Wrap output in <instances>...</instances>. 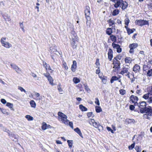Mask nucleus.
<instances>
[{
    "mask_svg": "<svg viewBox=\"0 0 152 152\" xmlns=\"http://www.w3.org/2000/svg\"><path fill=\"white\" fill-rule=\"evenodd\" d=\"M6 105L9 108H12L13 104L12 103L9 102H7V103Z\"/></svg>",
    "mask_w": 152,
    "mask_h": 152,
    "instance_id": "a18cd8bd",
    "label": "nucleus"
},
{
    "mask_svg": "<svg viewBox=\"0 0 152 152\" xmlns=\"http://www.w3.org/2000/svg\"><path fill=\"white\" fill-rule=\"evenodd\" d=\"M48 81L50 82V84L52 85H53V80L51 77L50 76L48 77Z\"/></svg>",
    "mask_w": 152,
    "mask_h": 152,
    "instance_id": "4c0bfd02",
    "label": "nucleus"
},
{
    "mask_svg": "<svg viewBox=\"0 0 152 152\" xmlns=\"http://www.w3.org/2000/svg\"><path fill=\"white\" fill-rule=\"evenodd\" d=\"M107 22L109 23L110 26H112L113 24H114V21L110 19L108 20Z\"/></svg>",
    "mask_w": 152,
    "mask_h": 152,
    "instance_id": "f704fd0d",
    "label": "nucleus"
},
{
    "mask_svg": "<svg viewBox=\"0 0 152 152\" xmlns=\"http://www.w3.org/2000/svg\"><path fill=\"white\" fill-rule=\"evenodd\" d=\"M128 68L125 67H123L122 68V69L121 70V72H120L121 74L124 75L125 73H127V74L125 75H128L129 74H130V72L128 71Z\"/></svg>",
    "mask_w": 152,
    "mask_h": 152,
    "instance_id": "9d476101",
    "label": "nucleus"
},
{
    "mask_svg": "<svg viewBox=\"0 0 152 152\" xmlns=\"http://www.w3.org/2000/svg\"><path fill=\"white\" fill-rule=\"evenodd\" d=\"M43 75L45 76L47 78H48L50 76L49 74L48 73H44Z\"/></svg>",
    "mask_w": 152,
    "mask_h": 152,
    "instance_id": "0e129e2a",
    "label": "nucleus"
},
{
    "mask_svg": "<svg viewBox=\"0 0 152 152\" xmlns=\"http://www.w3.org/2000/svg\"><path fill=\"white\" fill-rule=\"evenodd\" d=\"M71 40L78 41V37L77 35L74 31H72L71 32V35L70 38Z\"/></svg>",
    "mask_w": 152,
    "mask_h": 152,
    "instance_id": "423d86ee",
    "label": "nucleus"
},
{
    "mask_svg": "<svg viewBox=\"0 0 152 152\" xmlns=\"http://www.w3.org/2000/svg\"><path fill=\"white\" fill-rule=\"evenodd\" d=\"M106 34L109 35H111V33H112V31L111 28H108L106 30Z\"/></svg>",
    "mask_w": 152,
    "mask_h": 152,
    "instance_id": "bb28decb",
    "label": "nucleus"
},
{
    "mask_svg": "<svg viewBox=\"0 0 152 152\" xmlns=\"http://www.w3.org/2000/svg\"><path fill=\"white\" fill-rule=\"evenodd\" d=\"M2 16L5 20H7L9 21H11V19L10 18V16H8L7 15H3Z\"/></svg>",
    "mask_w": 152,
    "mask_h": 152,
    "instance_id": "393cba45",
    "label": "nucleus"
},
{
    "mask_svg": "<svg viewBox=\"0 0 152 152\" xmlns=\"http://www.w3.org/2000/svg\"><path fill=\"white\" fill-rule=\"evenodd\" d=\"M1 101L4 104H5L7 102L6 100L4 99H2L1 100Z\"/></svg>",
    "mask_w": 152,
    "mask_h": 152,
    "instance_id": "bf43d9fd",
    "label": "nucleus"
},
{
    "mask_svg": "<svg viewBox=\"0 0 152 152\" xmlns=\"http://www.w3.org/2000/svg\"><path fill=\"white\" fill-rule=\"evenodd\" d=\"M85 17L86 19V23L87 26H90L91 25V18L90 8L89 6H86L85 10Z\"/></svg>",
    "mask_w": 152,
    "mask_h": 152,
    "instance_id": "f257e3e1",
    "label": "nucleus"
},
{
    "mask_svg": "<svg viewBox=\"0 0 152 152\" xmlns=\"http://www.w3.org/2000/svg\"><path fill=\"white\" fill-rule=\"evenodd\" d=\"M58 115L61 117V121L65 124H68L69 120L67 119V116L63 113L61 112H59L58 113Z\"/></svg>",
    "mask_w": 152,
    "mask_h": 152,
    "instance_id": "f03ea898",
    "label": "nucleus"
},
{
    "mask_svg": "<svg viewBox=\"0 0 152 152\" xmlns=\"http://www.w3.org/2000/svg\"><path fill=\"white\" fill-rule=\"evenodd\" d=\"M23 22L22 23L20 22L19 23L20 26L21 28H24L23 25Z\"/></svg>",
    "mask_w": 152,
    "mask_h": 152,
    "instance_id": "338daca9",
    "label": "nucleus"
},
{
    "mask_svg": "<svg viewBox=\"0 0 152 152\" xmlns=\"http://www.w3.org/2000/svg\"><path fill=\"white\" fill-rule=\"evenodd\" d=\"M135 149L136 150L137 152H140L141 151V149L138 146H136Z\"/></svg>",
    "mask_w": 152,
    "mask_h": 152,
    "instance_id": "c03bdc74",
    "label": "nucleus"
},
{
    "mask_svg": "<svg viewBox=\"0 0 152 152\" xmlns=\"http://www.w3.org/2000/svg\"><path fill=\"white\" fill-rule=\"evenodd\" d=\"M6 38L2 37L1 40V42L2 44V45L4 47L7 48H9L12 46V45L8 42H5L3 39L5 40Z\"/></svg>",
    "mask_w": 152,
    "mask_h": 152,
    "instance_id": "39448f33",
    "label": "nucleus"
},
{
    "mask_svg": "<svg viewBox=\"0 0 152 152\" xmlns=\"http://www.w3.org/2000/svg\"><path fill=\"white\" fill-rule=\"evenodd\" d=\"M117 64V66H116L115 65H114V66L113 67V68H114L115 67V69H117V70H118L119 69H120V62L118 63Z\"/></svg>",
    "mask_w": 152,
    "mask_h": 152,
    "instance_id": "37998d69",
    "label": "nucleus"
},
{
    "mask_svg": "<svg viewBox=\"0 0 152 152\" xmlns=\"http://www.w3.org/2000/svg\"><path fill=\"white\" fill-rule=\"evenodd\" d=\"M134 120L133 119H129V121H128V122H129V123H130L131 122L134 123Z\"/></svg>",
    "mask_w": 152,
    "mask_h": 152,
    "instance_id": "e2e57ef3",
    "label": "nucleus"
},
{
    "mask_svg": "<svg viewBox=\"0 0 152 152\" xmlns=\"http://www.w3.org/2000/svg\"><path fill=\"white\" fill-rule=\"evenodd\" d=\"M77 67V62L76 61L74 60L73 61V64L72 65L71 68V69L72 72H74L76 70Z\"/></svg>",
    "mask_w": 152,
    "mask_h": 152,
    "instance_id": "ddd939ff",
    "label": "nucleus"
},
{
    "mask_svg": "<svg viewBox=\"0 0 152 152\" xmlns=\"http://www.w3.org/2000/svg\"><path fill=\"white\" fill-rule=\"evenodd\" d=\"M31 107L35 108L36 106V104L35 102L33 100H31L30 102Z\"/></svg>",
    "mask_w": 152,
    "mask_h": 152,
    "instance_id": "7c9ffc66",
    "label": "nucleus"
},
{
    "mask_svg": "<svg viewBox=\"0 0 152 152\" xmlns=\"http://www.w3.org/2000/svg\"><path fill=\"white\" fill-rule=\"evenodd\" d=\"M112 45L113 48H116L117 49V51L118 53H120L121 52L122 49L119 45L113 43Z\"/></svg>",
    "mask_w": 152,
    "mask_h": 152,
    "instance_id": "0eeeda50",
    "label": "nucleus"
},
{
    "mask_svg": "<svg viewBox=\"0 0 152 152\" xmlns=\"http://www.w3.org/2000/svg\"><path fill=\"white\" fill-rule=\"evenodd\" d=\"M25 118L29 121H32L34 119L33 118L29 115H27L25 116Z\"/></svg>",
    "mask_w": 152,
    "mask_h": 152,
    "instance_id": "473e14b6",
    "label": "nucleus"
},
{
    "mask_svg": "<svg viewBox=\"0 0 152 152\" xmlns=\"http://www.w3.org/2000/svg\"><path fill=\"white\" fill-rule=\"evenodd\" d=\"M107 129L108 131H110L112 133H114L113 130L110 127H107Z\"/></svg>",
    "mask_w": 152,
    "mask_h": 152,
    "instance_id": "4d7b16f0",
    "label": "nucleus"
},
{
    "mask_svg": "<svg viewBox=\"0 0 152 152\" xmlns=\"http://www.w3.org/2000/svg\"><path fill=\"white\" fill-rule=\"evenodd\" d=\"M138 46V44L137 43H133L129 45V48H132L133 49L135 48Z\"/></svg>",
    "mask_w": 152,
    "mask_h": 152,
    "instance_id": "aec40b11",
    "label": "nucleus"
},
{
    "mask_svg": "<svg viewBox=\"0 0 152 152\" xmlns=\"http://www.w3.org/2000/svg\"><path fill=\"white\" fill-rule=\"evenodd\" d=\"M69 124V126L72 129H73V124L72 122H70L69 121L68 124Z\"/></svg>",
    "mask_w": 152,
    "mask_h": 152,
    "instance_id": "13d9d810",
    "label": "nucleus"
},
{
    "mask_svg": "<svg viewBox=\"0 0 152 152\" xmlns=\"http://www.w3.org/2000/svg\"><path fill=\"white\" fill-rule=\"evenodd\" d=\"M74 131L77 132L81 137H83L82 134L80 129L78 127H77L76 128L74 129Z\"/></svg>",
    "mask_w": 152,
    "mask_h": 152,
    "instance_id": "a211bd4d",
    "label": "nucleus"
},
{
    "mask_svg": "<svg viewBox=\"0 0 152 152\" xmlns=\"http://www.w3.org/2000/svg\"><path fill=\"white\" fill-rule=\"evenodd\" d=\"M150 94V93L149 92L145 94L142 97L145 99H147L148 100L149 97V95Z\"/></svg>",
    "mask_w": 152,
    "mask_h": 152,
    "instance_id": "c756f323",
    "label": "nucleus"
},
{
    "mask_svg": "<svg viewBox=\"0 0 152 152\" xmlns=\"http://www.w3.org/2000/svg\"><path fill=\"white\" fill-rule=\"evenodd\" d=\"M148 66L147 65L145 64L143 66V71H145L146 70H148Z\"/></svg>",
    "mask_w": 152,
    "mask_h": 152,
    "instance_id": "09e8293b",
    "label": "nucleus"
},
{
    "mask_svg": "<svg viewBox=\"0 0 152 152\" xmlns=\"http://www.w3.org/2000/svg\"><path fill=\"white\" fill-rule=\"evenodd\" d=\"M73 81L76 84L77 83L80 82V80L77 77H74L73 79Z\"/></svg>",
    "mask_w": 152,
    "mask_h": 152,
    "instance_id": "c9c22d12",
    "label": "nucleus"
},
{
    "mask_svg": "<svg viewBox=\"0 0 152 152\" xmlns=\"http://www.w3.org/2000/svg\"><path fill=\"white\" fill-rule=\"evenodd\" d=\"M135 31V29L134 28L132 29H128L127 30V33L128 35H130L131 34L133 33L134 31Z\"/></svg>",
    "mask_w": 152,
    "mask_h": 152,
    "instance_id": "cd10ccee",
    "label": "nucleus"
},
{
    "mask_svg": "<svg viewBox=\"0 0 152 152\" xmlns=\"http://www.w3.org/2000/svg\"><path fill=\"white\" fill-rule=\"evenodd\" d=\"M147 102H148L149 103H152V96L149 97V99L147 101Z\"/></svg>",
    "mask_w": 152,
    "mask_h": 152,
    "instance_id": "864d4df0",
    "label": "nucleus"
},
{
    "mask_svg": "<svg viewBox=\"0 0 152 152\" xmlns=\"http://www.w3.org/2000/svg\"><path fill=\"white\" fill-rule=\"evenodd\" d=\"M113 53L112 50L111 48H109L108 50V58L110 61H111L113 57Z\"/></svg>",
    "mask_w": 152,
    "mask_h": 152,
    "instance_id": "f8f14e48",
    "label": "nucleus"
},
{
    "mask_svg": "<svg viewBox=\"0 0 152 152\" xmlns=\"http://www.w3.org/2000/svg\"><path fill=\"white\" fill-rule=\"evenodd\" d=\"M11 67L14 69L18 73H20V70L19 68L16 64H10Z\"/></svg>",
    "mask_w": 152,
    "mask_h": 152,
    "instance_id": "4468645a",
    "label": "nucleus"
},
{
    "mask_svg": "<svg viewBox=\"0 0 152 152\" xmlns=\"http://www.w3.org/2000/svg\"><path fill=\"white\" fill-rule=\"evenodd\" d=\"M110 39L113 41V42H116L117 38L116 36L113 34H111L110 36Z\"/></svg>",
    "mask_w": 152,
    "mask_h": 152,
    "instance_id": "6ab92c4d",
    "label": "nucleus"
},
{
    "mask_svg": "<svg viewBox=\"0 0 152 152\" xmlns=\"http://www.w3.org/2000/svg\"><path fill=\"white\" fill-rule=\"evenodd\" d=\"M148 116L149 115H148V114H145L143 115V117L144 118L150 120V118Z\"/></svg>",
    "mask_w": 152,
    "mask_h": 152,
    "instance_id": "8fccbe9b",
    "label": "nucleus"
},
{
    "mask_svg": "<svg viewBox=\"0 0 152 152\" xmlns=\"http://www.w3.org/2000/svg\"><path fill=\"white\" fill-rule=\"evenodd\" d=\"M130 101H131L132 103H134L135 101H137L138 99L137 96L133 95H132L130 96Z\"/></svg>",
    "mask_w": 152,
    "mask_h": 152,
    "instance_id": "f3484780",
    "label": "nucleus"
},
{
    "mask_svg": "<svg viewBox=\"0 0 152 152\" xmlns=\"http://www.w3.org/2000/svg\"><path fill=\"white\" fill-rule=\"evenodd\" d=\"M8 134L10 138H14L16 139V141L18 140V136L17 135L14 134L12 133H8Z\"/></svg>",
    "mask_w": 152,
    "mask_h": 152,
    "instance_id": "dca6fc26",
    "label": "nucleus"
},
{
    "mask_svg": "<svg viewBox=\"0 0 152 152\" xmlns=\"http://www.w3.org/2000/svg\"><path fill=\"white\" fill-rule=\"evenodd\" d=\"M95 103L98 106H99L100 105L99 101L98 98H95Z\"/></svg>",
    "mask_w": 152,
    "mask_h": 152,
    "instance_id": "3c124183",
    "label": "nucleus"
},
{
    "mask_svg": "<svg viewBox=\"0 0 152 152\" xmlns=\"http://www.w3.org/2000/svg\"><path fill=\"white\" fill-rule=\"evenodd\" d=\"M119 79V78L116 76H113L110 79V83H113L114 81L117 80Z\"/></svg>",
    "mask_w": 152,
    "mask_h": 152,
    "instance_id": "412c9836",
    "label": "nucleus"
},
{
    "mask_svg": "<svg viewBox=\"0 0 152 152\" xmlns=\"http://www.w3.org/2000/svg\"><path fill=\"white\" fill-rule=\"evenodd\" d=\"M67 142L68 143L69 148H72L73 144V141L72 140H68L67 141Z\"/></svg>",
    "mask_w": 152,
    "mask_h": 152,
    "instance_id": "72a5a7b5",
    "label": "nucleus"
},
{
    "mask_svg": "<svg viewBox=\"0 0 152 152\" xmlns=\"http://www.w3.org/2000/svg\"><path fill=\"white\" fill-rule=\"evenodd\" d=\"M113 64H118V63L120 62V61L118 60L116 57L114 58L113 60Z\"/></svg>",
    "mask_w": 152,
    "mask_h": 152,
    "instance_id": "ea45409f",
    "label": "nucleus"
},
{
    "mask_svg": "<svg viewBox=\"0 0 152 152\" xmlns=\"http://www.w3.org/2000/svg\"><path fill=\"white\" fill-rule=\"evenodd\" d=\"M95 64L97 66L99 65H100L99 59H97L96 60V62L95 63Z\"/></svg>",
    "mask_w": 152,
    "mask_h": 152,
    "instance_id": "69168bd1",
    "label": "nucleus"
},
{
    "mask_svg": "<svg viewBox=\"0 0 152 152\" xmlns=\"http://www.w3.org/2000/svg\"><path fill=\"white\" fill-rule=\"evenodd\" d=\"M79 108L82 111H86L87 110V109L85 106H83L82 104H80L79 105Z\"/></svg>",
    "mask_w": 152,
    "mask_h": 152,
    "instance_id": "4be33fe9",
    "label": "nucleus"
},
{
    "mask_svg": "<svg viewBox=\"0 0 152 152\" xmlns=\"http://www.w3.org/2000/svg\"><path fill=\"white\" fill-rule=\"evenodd\" d=\"M95 110L96 112L97 113H100L102 111L101 107L99 106H96L95 107Z\"/></svg>",
    "mask_w": 152,
    "mask_h": 152,
    "instance_id": "a878e982",
    "label": "nucleus"
},
{
    "mask_svg": "<svg viewBox=\"0 0 152 152\" xmlns=\"http://www.w3.org/2000/svg\"><path fill=\"white\" fill-rule=\"evenodd\" d=\"M92 122L93 123V125L94 127L97 128L98 127V124L97 123L95 122V121L94 119L92 120Z\"/></svg>",
    "mask_w": 152,
    "mask_h": 152,
    "instance_id": "e433bc0d",
    "label": "nucleus"
},
{
    "mask_svg": "<svg viewBox=\"0 0 152 152\" xmlns=\"http://www.w3.org/2000/svg\"><path fill=\"white\" fill-rule=\"evenodd\" d=\"M63 65L65 69H68V66H67L66 63L65 62L63 63Z\"/></svg>",
    "mask_w": 152,
    "mask_h": 152,
    "instance_id": "680f3d73",
    "label": "nucleus"
},
{
    "mask_svg": "<svg viewBox=\"0 0 152 152\" xmlns=\"http://www.w3.org/2000/svg\"><path fill=\"white\" fill-rule=\"evenodd\" d=\"M119 12L120 11L118 9H115L113 10L112 13V15L113 16L116 15L118 14Z\"/></svg>",
    "mask_w": 152,
    "mask_h": 152,
    "instance_id": "5701e85b",
    "label": "nucleus"
},
{
    "mask_svg": "<svg viewBox=\"0 0 152 152\" xmlns=\"http://www.w3.org/2000/svg\"><path fill=\"white\" fill-rule=\"evenodd\" d=\"M147 75L149 76H151L152 75V69H151L148 71L147 73Z\"/></svg>",
    "mask_w": 152,
    "mask_h": 152,
    "instance_id": "a19ab883",
    "label": "nucleus"
},
{
    "mask_svg": "<svg viewBox=\"0 0 152 152\" xmlns=\"http://www.w3.org/2000/svg\"><path fill=\"white\" fill-rule=\"evenodd\" d=\"M107 77H104L103 78H102V80L103 82L105 84L107 82Z\"/></svg>",
    "mask_w": 152,
    "mask_h": 152,
    "instance_id": "49530a36",
    "label": "nucleus"
},
{
    "mask_svg": "<svg viewBox=\"0 0 152 152\" xmlns=\"http://www.w3.org/2000/svg\"><path fill=\"white\" fill-rule=\"evenodd\" d=\"M135 143H133L132 144L130 145L129 146L128 148L129 150H132L133 148H134L135 146Z\"/></svg>",
    "mask_w": 152,
    "mask_h": 152,
    "instance_id": "79ce46f5",
    "label": "nucleus"
},
{
    "mask_svg": "<svg viewBox=\"0 0 152 152\" xmlns=\"http://www.w3.org/2000/svg\"><path fill=\"white\" fill-rule=\"evenodd\" d=\"M140 112L141 113H145L149 116H152V109L150 106H148L145 109L140 110Z\"/></svg>",
    "mask_w": 152,
    "mask_h": 152,
    "instance_id": "7ed1b4c3",
    "label": "nucleus"
},
{
    "mask_svg": "<svg viewBox=\"0 0 152 152\" xmlns=\"http://www.w3.org/2000/svg\"><path fill=\"white\" fill-rule=\"evenodd\" d=\"M93 115V113L92 112H88L87 113V115L88 118L91 117Z\"/></svg>",
    "mask_w": 152,
    "mask_h": 152,
    "instance_id": "5fc2aeb1",
    "label": "nucleus"
},
{
    "mask_svg": "<svg viewBox=\"0 0 152 152\" xmlns=\"http://www.w3.org/2000/svg\"><path fill=\"white\" fill-rule=\"evenodd\" d=\"M147 104L146 102L145 101H142L139 102V108L140 110L145 109L147 107H146Z\"/></svg>",
    "mask_w": 152,
    "mask_h": 152,
    "instance_id": "1a4fd4ad",
    "label": "nucleus"
},
{
    "mask_svg": "<svg viewBox=\"0 0 152 152\" xmlns=\"http://www.w3.org/2000/svg\"><path fill=\"white\" fill-rule=\"evenodd\" d=\"M121 2L120 0L117 1V2L114 4V7L115 8H117L118 7H121Z\"/></svg>",
    "mask_w": 152,
    "mask_h": 152,
    "instance_id": "b1692460",
    "label": "nucleus"
},
{
    "mask_svg": "<svg viewBox=\"0 0 152 152\" xmlns=\"http://www.w3.org/2000/svg\"><path fill=\"white\" fill-rule=\"evenodd\" d=\"M148 6L149 8L152 9V0L151 1V2L148 5Z\"/></svg>",
    "mask_w": 152,
    "mask_h": 152,
    "instance_id": "774afa93",
    "label": "nucleus"
},
{
    "mask_svg": "<svg viewBox=\"0 0 152 152\" xmlns=\"http://www.w3.org/2000/svg\"><path fill=\"white\" fill-rule=\"evenodd\" d=\"M121 7V9L124 10L128 6V4L126 1H124L123 0H120Z\"/></svg>",
    "mask_w": 152,
    "mask_h": 152,
    "instance_id": "6e6552de",
    "label": "nucleus"
},
{
    "mask_svg": "<svg viewBox=\"0 0 152 152\" xmlns=\"http://www.w3.org/2000/svg\"><path fill=\"white\" fill-rule=\"evenodd\" d=\"M125 61L126 63H130L132 60L131 59V58L129 57H126L125 59Z\"/></svg>",
    "mask_w": 152,
    "mask_h": 152,
    "instance_id": "c85d7f7f",
    "label": "nucleus"
},
{
    "mask_svg": "<svg viewBox=\"0 0 152 152\" xmlns=\"http://www.w3.org/2000/svg\"><path fill=\"white\" fill-rule=\"evenodd\" d=\"M120 93L122 95H124L125 94L126 91L124 89H120L119 90Z\"/></svg>",
    "mask_w": 152,
    "mask_h": 152,
    "instance_id": "de8ad7c7",
    "label": "nucleus"
},
{
    "mask_svg": "<svg viewBox=\"0 0 152 152\" xmlns=\"http://www.w3.org/2000/svg\"><path fill=\"white\" fill-rule=\"evenodd\" d=\"M0 110L4 114H7V115L9 114V113L7 112L6 110L5 109H2L0 107Z\"/></svg>",
    "mask_w": 152,
    "mask_h": 152,
    "instance_id": "58836bf2",
    "label": "nucleus"
},
{
    "mask_svg": "<svg viewBox=\"0 0 152 152\" xmlns=\"http://www.w3.org/2000/svg\"><path fill=\"white\" fill-rule=\"evenodd\" d=\"M78 41L71 40L70 44L73 49H76Z\"/></svg>",
    "mask_w": 152,
    "mask_h": 152,
    "instance_id": "9b49d317",
    "label": "nucleus"
},
{
    "mask_svg": "<svg viewBox=\"0 0 152 152\" xmlns=\"http://www.w3.org/2000/svg\"><path fill=\"white\" fill-rule=\"evenodd\" d=\"M140 70V66L137 64H135L133 67V71L135 73L139 72Z\"/></svg>",
    "mask_w": 152,
    "mask_h": 152,
    "instance_id": "2eb2a0df",
    "label": "nucleus"
},
{
    "mask_svg": "<svg viewBox=\"0 0 152 152\" xmlns=\"http://www.w3.org/2000/svg\"><path fill=\"white\" fill-rule=\"evenodd\" d=\"M125 21L126 25L128 26L129 22V19L127 20H125Z\"/></svg>",
    "mask_w": 152,
    "mask_h": 152,
    "instance_id": "052dcab7",
    "label": "nucleus"
},
{
    "mask_svg": "<svg viewBox=\"0 0 152 152\" xmlns=\"http://www.w3.org/2000/svg\"><path fill=\"white\" fill-rule=\"evenodd\" d=\"M18 89L20 90L22 92L24 91L25 93L26 92V91L21 87L19 86L18 87Z\"/></svg>",
    "mask_w": 152,
    "mask_h": 152,
    "instance_id": "603ef678",
    "label": "nucleus"
},
{
    "mask_svg": "<svg viewBox=\"0 0 152 152\" xmlns=\"http://www.w3.org/2000/svg\"><path fill=\"white\" fill-rule=\"evenodd\" d=\"M42 128L43 130H45L49 128V127L47 126V124L43 122L42 126Z\"/></svg>",
    "mask_w": 152,
    "mask_h": 152,
    "instance_id": "2f4dec72",
    "label": "nucleus"
},
{
    "mask_svg": "<svg viewBox=\"0 0 152 152\" xmlns=\"http://www.w3.org/2000/svg\"><path fill=\"white\" fill-rule=\"evenodd\" d=\"M135 22L136 24L141 26L149 24L148 22V21L144 20H137L135 21Z\"/></svg>",
    "mask_w": 152,
    "mask_h": 152,
    "instance_id": "20e7f679",
    "label": "nucleus"
},
{
    "mask_svg": "<svg viewBox=\"0 0 152 152\" xmlns=\"http://www.w3.org/2000/svg\"><path fill=\"white\" fill-rule=\"evenodd\" d=\"M135 108L134 106V105H130L129 106V109L131 110H134V109Z\"/></svg>",
    "mask_w": 152,
    "mask_h": 152,
    "instance_id": "6e6d98bb",
    "label": "nucleus"
}]
</instances>
